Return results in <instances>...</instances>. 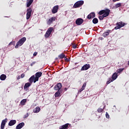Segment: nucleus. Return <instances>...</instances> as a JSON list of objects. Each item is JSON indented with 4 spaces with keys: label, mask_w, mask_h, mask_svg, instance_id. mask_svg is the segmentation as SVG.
Segmentation results:
<instances>
[{
    "label": "nucleus",
    "mask_w": 129,
    "mask_h": 129,
    "mask_svg": "<svg viewBox=\"0 0 129 129\" xmlns=\"http://www.w3.org/2000/svg\"><path fill=\"white\" fill-rule=\"evenodd\" d=\"M109 14H110V10L108 9L100 11L98 13V15H100L98 17L100 21H103L104 18H106V17H108L109 16Z\"/></svg>",
    "instance_id": "f257e3e1"
},
{
    "label": "nucleus",
    "mask_w": 129,
    "mask_h": 129,
    "mask_svg": "<svg viewBox=\"0 0 129 129\" xmlns=\"http://www.w3.org/2000/svg\"><path fill=\"white\" fill-rule=\"evenodd\" d=\"M25 41H27V38L25 37H22L17 42L15 46V48L18 49L19 47H21V46H22V45H24V43H25Z\"/></svg>",
    "instance_id": "f03ea898"
},
{
    "label": "nucleus",
    "mask_w": 129,
    "mask_h": 129,
    "mask_svg": "<svg viewBox=\"0 0 129 129\" xmlns=\"http://www.w3.org/2000/svg\"><path fill=\"white\" fill-rule=\"evenodd\" d=\"M125 25H126V23L123 22L122 21L117 22L115 24L116 26H115L113 30H118V29H120L121 28L124 27Z\"/></svg>",
    "instance_id": "7ed1b4c3"
},
{
    "label": "nucleus",
    "mask_w": 129,
    "mask_h": 129,
    "mask_svg": "<svg viewBox=\"0 0 129 129\" xmlns=\"http://www.w3.org/2000/svg\"><path fill=\"white\" fill-rule=\"evenodd\" d=\"M84 4V1H79L77 2L73 6L74 9H77V8H80L81 6H83Z\"/></svg>",
    "instance_id": "20e7f679"
},
{
    "label": "nucleus",
    "mask_w": 129,
    "mask_h": 129,
    "mask_svg": "<svg viewBox=\"0 0 129 129\" xmlns=\"http://www.w3.org/2000/svg\"><path fill=\"white\" fill-rule=\"evenodd\" d=\"M53 30H54V28L53 27H49L47 29V31L46 32L44 35L45 38H49V37H50V36L51 35V33L53 32Z\"/></svg>",
    "instance_id": "39448f33"
},
{
    "label": "nucleus",
    "mask_w": 129,
    "mask_h": 129,
    "mask_svg": "<svg viewBox=\"0 0 129 129\" xmlns=\"http://www.w3.org/2000/svg\"><path fill=\"white\" fill-rule=\"evenodd\" d=\"M32 13H33V9H32V8H30L27 9L26 14V20H29L30 18H31Z\"/></svg>",
    "instance_id": "423d86ee"
},
{
    "label": "nucleus",
    "mask_w": 129,
    "mask_h": 129,
    "mask_svg": "<svg viewBox=\"0 0 129 129\" xmlns=\"http://www.w3.org/2000/svg\"><path fill=\"white\" fill-rule=\"evenodd\" d=\"M42 73L41 72H38L35 74V79L34 82H37V81H39V78H40V77L42 76Z\"/></svg>",
    "instance_id": "0eeeda50"
},
{
    "label": "nucleus",
    "mask_w": 129,
    "mask_h": 129,
    "mask_svg": "<svg viewBox=\"0 0 129 129\" xmlns=\"http://www.w3.org/2000/svg\"><path fill=\"white\" fill-rule=\"evenodd\" d=\"M89 68H90V64H86L82 67L81 70V71H85L86 70H88V69H89Z\"/></svg>",
    "instance_id": "6e6552de"
},
{
    "label": "nucleus",
    "mask_w": 129,
    "mask_h": 129,
    "mask_svg": "<svg viewBox=\"0 0 129 129\" xmlns=\"http://www.w3.org/2000/svg\"><path fill=\"white\" fill-rule=\"evenodd\" d=\"M7 122H8L7 118H6L5 119L2 120V122L1 123V129L5 128V126H6V124L7 123Z\"/></svg>",
    "instance_id": "1a4fd4ad"
},
{
    "label": "nucleus",
    "mask_w": 129,
    "mask_h": 129,
    "mask_svg": "<svg viewBox=\"0 0 129 129\" xmlns=\"http://www.w3.org/2000/svg\"><path fill=\"white\" fill-rule=\"evenodd\" d=\"M76 24L78 26H80V25H82L83 24V19L82 18H78L76 21Z\"/></svg>",
    "instance_id": "9d476101"
},
{
    "label": "nucleus",
    "mask_w": 129,
    "mask_h": 129,
    "mask_svg": "<svg viewBox=\"0 0 129 129\" xmlns=\"http://www.w3.org/2000/svg\"><path fill=\"white\" fill-rule=\"evenodd\" d=\"M62 88V84L61 83H57L55 86H54V90H58L59 91L60 89Z\"/></svg>",
    "instance_id": "9b49d317"
},
{
    "label": "nucleus",
    "mask_w": 129,
    "mask_h": 129,
    "mask_svg": "<svg viewBox=\"0 0 129 129\" xmlns=\"http://www.w3.org/2000/svg\"><path fill=\"white\" fill-rule=\"evenodd\" d=\"M56 20V18L55 17H53L50 18L47 22V24L48 25H51L52 23Z\"/></svg>",
    "instance_id": "f8f14e48"
},
{
    "label": "nucleus",
    "mask_w": 129,
    "mask_h": 129,
    "mask_svg": "<svg viewBox=\"0 0 129 129\" xmlns=\"http://www.w3.org/2000/svg\"><path fill=\"white\" fill-rule=\"evenodd\" d=\"M58 10H59V6L56 5L53 7L52 10H51V12L53 14H56L58 12Z\"/></svg>",
    "instance_id": "ddd939ff"
},
{
    "label": "nucleus",
    "mask_w": 129,
    "mask_h": 129,
    "mask_svg": "<svg viewBox=\"0 0 129 129\" xmlns=\"http://www.w3.org/2000/svg\"><path fill=\"white\" fill-rule=\"evenodd\" d=\"M93 18H95V13L94 12L91 13L87 17L88 20H91V19H93Z\"/></svg>",
    "instance_id": "4468645a"
},
{
    "label": "nucleus",
    "mask_w": 129,
    "mask_h": 129,
    "mask_svg": "<svg viewBox=\"0 0 129 129\" xmlns=\"http://www.w3.org/2000/svg\"><path fill=\"white\" fill-rule=\"evenodd\" d=\"M35 79H36V78L35 77L34 75L31 76L29 79V81L30 83L32 84V83H33V82H34V83H36V82H35Z\"/></svg>",
    "instance_id": "2eb2a0df"
},
{
    "label": "nucleus",
    "mask_w": 129,
    "mask_h": 129,
    "mask_svg": "<svg viewBox=\"0 0 129 129\" xmlns=\"http://www.w3.org/2000/svg\"><path fill=\"white\" fill-rule=\"evenodd\" d=\"M25 125V123L24 122H22L21 123H20L19 124H18L16 128V129H21L22 128V127H23V126H24Z\"/></svg>",
    "instance_id": "dca6fc26"
},
{
    "label": "nucleus",
    "mask_w": 129,
    "mask_h": 129,
    "mask_svg": "<svg viewBox=\"0 0 129 129\" xmlns=\"http://www.w3.org/2000/svg\"><path fill=\"white\" fill-rule=\"evenodd\" d=\"M16 123L17 121L16 120H11L9 122V125L10 126H12L13 125H14V124H16Z\"/></svg>",
    "instance_id": "f3484780"
},
{
    "label": "nucleus",
    "mask_w": 129,
    "mask_h": 129,
    "mask_svg": "<svg viewBox=\"0 0 129 129\" xmlns=\"http://www.w3.org/2000/svg\"><path fill=\"white\" fill-rule=\"evenodd\" d=\"M34 2V0H27V8H29L31 6V5L33 4V2Z\"/></svg>",
    "instance_id": "a211bd4d"
},
{
    "label": "nucleus",
    "mask_w": 129,
    "mask_h": 129,
    "mask_svg": "<svg viewBox=\"0 0 129 129\" xmlns=\"http://www.w3.org/2000/svg\"><path fill=\"white\" fill-rule=\"evenodd\" d=\"M68 126H69V123H66L59 127V129H68Z\"/></svg>",
    "instance_id": "6ab92c4d"
},
{
    "label": "nucleus",
    "mask_w": 129,
    "mask_h": 129,
    "mask_svg": "<svg viewBox=\"0 0 129 129\" xmlns=\"http://www.w3.org/2000/svg\"><path fill=\"white\" fill-rule=\"evenodd\" d=\"M109 33H111V30H107V32H105L103 34V37H104V38H105L106 37H107V36L109 35Z\"/></svg>",
    "instance_id": "aec40b11"
},
{
    "label": "nucleus",
    "mask_w": 129,
    "mask_h": 129,
    "mask_svg": "<svg viewBox=\"0 0 129 129\" xmlns=\"http://www.w3.org/2000/svg\"><path fill=\"white\" fill-rule=\"evenodd\" d=\"M41 110V108L39 107H36L33 109V112L34 113H38V112H40Z\"/></svg>",
    "instance_id": "412c9836"
},
{
    "label": "nucleus",
    "mask_w": 129,
    "mask_h": 129,
    "mask_svg": "<svg viewBox=\"0 0 129 129\" xmlns=\"http://www.w3.org/2000/svg\"><path fill=\"white\" fill-rule=\"evenodd\" d=\"M85 87H86V83H84L82 86V87L81 89H80L79 90V92L80 93L81 92H82V91H83V90H84V89H85Z\"/></svg>",
    "instance_id": "4be33fe9"
},
{
    "label": "nucleus",
    "mask_w": 129,
    "mask_h": 129,
    "mask_svg": "<svg viewBox=\"0 0 129 129\" xmlns=\"http://www.w3.org/2000/svg\"><path fill=\"white\" fill-rule=\"evenodd\" d=\"M116 78H117V73H114L112 76V80H113V81H114V80H115Z\"/></svg>",
    "instance_id": "5701e85b"
},
{
    "label": "nucleus",
    "mask_w": 129,
    "mask_h": 129,
    "mask_svg": "<svg viewBox=\"0 0 129 129\" xmlns=\"http://www.w3.org/2000/svg\"><path fill=\"white\" fill-rule=\"evenodd\" d=\"M6 78H7V76L5 74H2L0 76V79L2 81H4V80H6Z\"/></svg>",
    "instance_id": "b1692460"
},
{
    "label": "nucleus",
    "mask_w": 129,
    "mask_h": 129,
    "mask_svg": "<svg viewBox=\"0 0 129 129\" xmlns=\"http://www.w3.org/2000/svg\"><path fill=\"white\" fill-rule=\"evenodd\" d=\"M31 83H27L25 84L24 88V89H27V88H28V87H30V86H31Z\"/></svg>",
    "instance_id": "393cba45"
},
{
    "label": "nucleus",
    "mask_w": 129,
    "mask_h": 129,
    "mask_svg": "<svg viewBox=\"0 0 129 129\" xmlns=\"http://www.w3.org/2000/svg\"><path fill=\"white\" fill-rule=\"evenodd\" d=\"M26 102H27V99H24L22 100V101L20 102V104H21V105H25Z\"/></svg>",
    "instance_id": "a878e982"
},
{
    "label": "nucleus",
    "mask_w": 129,
    "mask_h": 129,
    "mask_svg": "<svg viewBox=\"0 0 129 129\" xmlns=\"http://www.w3.org/2000/svg\"><path fill=\"white\" fill-rule=\"evenodd\" d=\"M104 108H105V106L103 107V108H99L97 109V112H99V113H101V112H102V111H103Z\"/></svg>",
    "instance_id": "bb28decb"
},
{
    "label": "nucleus",
    "mask_w": 129,
    "mask_h": 129,
    "mask_svg": "<svg viewBox=\"0 0 129 129\" xmlns=\"http://www.w3.org/2000/svg\"><path fill=\"white\" fill-rule=\"evenodd\" d=\"M65 57H66L65 54H64L63 53H62L61 54L58 55L59 59H63L65 58Z\"/></svg>",
    "instance_id": "cd10ccee"
},
{
    "label": "nucleus",
    "mask_w": 129,
    "mask_h": 129,
    "mask_svg": "<svg viewBox=\"0 0 129 129\" xmlns=\"http://www.w3.org/2000/svg\"><path fill=\"white\" fill-rule=\"evenodd\" d=\"M61 94L60 91H57L54 94L55 97H59V96H60V95Z\"/></svg>",
    "instance_id": "c85d7f7f"
},
{
    "label": "nucleus",
    "mask_w": 129,
    "mask_h": 129,
    "mask_svg": "<svg viewBox=\"0 0 129 129\" xmlns=\"http://www.w3.org/2000/svg\"><path fill=\"white\" fill-rule=\"evenodd\" d=\"M92 22L94 24H97V23H98V19H97V18H94Z\"/></svg>",
    "instance_id": "c756f323"
},
{
    "label": "nucleus",
    "mask_w": 129,
    "mask_h": 129,
    "mask_svg": "<svg viewBox=\"0 0 129 129\" xmlns=\"http://www.w3.org/2000/svg\"><path fill=\"white\" fill-rule=\"evenodd\" d=\"M121 6V3H118L115 5V8L117 9V8H120Z\"/></svg>",
    "instance_id": "7c9ffc66"
},
{
    "label": "nucleus",
    "mask_w": 129,
    "mask_h": 129,
    "mask_svg": "<svg viewBox=\"0 0 129 129\" xmlns=\"http://www.w3.org/2000/svg\"><path fill=\"white\" fill-rule=\"evenodd\" d=\"M124 70V69H119L118 71H117V73H121Z\"/></svg>",
    "instance_id": "2f4dec72"
},
{
    "label": "nucleus",
    "mask_w": 129,
    "mask_h": 129,
    "mask_svg": "<svg viewBox=\"0 0 129 129\" xmlns=\"http://www.w3.org/2000/svg\"><path fill=\"white\" fill-rule=\"evenodd\" d=\"M112 81H113V80H112V79H109V80L106 82V84L108 85L110 83L112 82Z\"/></svg>",
    "instance_id": "473e14b6"
},
{
    "label": "nucleus",
    "mask_w": 129,
    "mask_h": 129,
    "mask_svg": "<svg viewBox=\"0 0 129 129\" xmlns=\"http://www.w3.org/2000/svg\"><path fill=\"white\" fill-rule=\"evenodd\" d=\"M72 45H73V48L74 49H76L77 48V45H75L74 43H72Z\"/></svg>",
    "instance_id": "72a5a7b5"
},
{
    "label": "nucleus",
    "mask_w": 129,
    "mask_h": 129,
    "mask_svg": "<svg viewBox=\"0 0 129 129\" xmlns=\"http://www.w3.org/2000/svg\"><path fill=\"white\" fill-rule=\"evenodd\" d=\"M106 118H109V114H108V113L106 112Z\"/></svg>",
    "instance_id": "f704fd0d"
},
{
    "label": "nucleus",
    "mask_w": 129,
    "mask_h": 129,
    "mask_svg": "<svg viewBox=\"0 0 129 129\" xmlns=\"http://www.w3.org/2000/svg\"><path fill=\"white\" fill-rule=\"evenodd\" d=\"M64 60L66 62H69L70 61L69 59L67 57H66V56L64 57Z\"/></svg>",
    "instance_id": "c9c22d12"
},
{
    "label": "nucleus",
    "mask_w": 129,
    "mask_h": 129,
    "mask_svg": "<svg viewBox=\"0 0 129 129\" xmlns=\"http://www.w3.org/2000/svg\"><path fill=\"white\" fill-rule=\"evenodd\" d=\"M35 64H36V61H33V62H32L31 63L30 66H33L35 65Z\"/></svg>",
    "instance_id": "e433bc0d"
},
{
    "label": "nucleus",
    "mask_w": 129,
    "mask_h": 129,
    "mask_svg": "<svg viewBox=\"0 0 129 129\" xmlns=\"http://www.w3.org/2000/svg\"><path fill=\"white\" fill-rule=\"evenodd\" d=\"M28 116H29V114L27 113L26 114H25L24 115V118H27V117H28Z\"/></svg>",
    "instance_id": "4c0bfd02"
},
{
    "label": "nucleus",
    "mask_w": 129,
    "mask_h": 129,
    "mask_svg": "<svg viewBox=\"0 0 129 129\" xmlns=\"http://www.w3.org/2000/svg\"><path fill=\"white\" fill-rule=\"evenodd\" d=\"M25 77V74H22L21 75V78H24Z\"/></svg>",
    "instance_id": "58836bf2"
},
{
    "label": "nucleus",
    "mask_w": 129,
    "mask_h": 129,
    "mask_svg": "<svg viewBox=\"0 0 129 129\" xmlns=\"http://www.w3.org/2000/svg\"><path fill=\"white\" fill-rule=\"evenodd\" d=\"M37 54H38V53L37 52H35L34 53H33V56H37Z\"/></svg>",
    "instance_id": "ea45409f"
},
{
    "label": "nucleus",
    "mask_w": 129,
    "mask_h": 129,
    "mask_svg": "<svg viewBox=\"0 0 129 129\" xmlns=\"http://www.w3.org/2000/svg\"><path fill=\"white\" fill-rule=\"evenodd\" d=\"M12 44H13V42H11L9 44V46H10V45H12Z\"/></svg>",
    "instance_id": "a19ab883"
},
{
    "label": "nucleus",
    "mask_w": 129,
    "mask_h": 129,
    "mask_svg": "<svg viewBox=\"0 0 129 129\" xmlns=\"http://www.w3.org/2000/svg\"><path fill=\"white\" fill-rule=\"evenodd\" d=\"M68 89L67 88H64L65 91H67V90Z\"/></svg>",
    "instance_id": "79ce46f5"
},
{
    "label": "nucleus",
    "mask_w": 129,
    "mask_h": 129,
    "mask_svg": "<svg viewBox=\"0 0 129 129\" xmlns=\"http://www.w3.org/2000/svg\"><path fill=\"white\" fill-rule=\"evenodd\" d=\"M5 18H9V17H8V16L7 17H5Z\"/></svg>",
    "instance_id": "37998d69"
},
{
    "label": "nucleus",
    "mask_w": 129,
    "mask_h": 129,
    "mask_svg": "<svg viewBox=\"0 0 129 129\" xmlns=\"http://www.w3.org/2000/svg\"><path fill=\"white\" fill-rule=\"evenodd\" d=\"M18 79H20V77H19V78H18Z\"/></svg>",
    "instance_id": "c03bdc74"
}]
</instances>
